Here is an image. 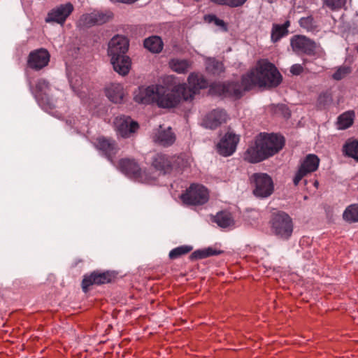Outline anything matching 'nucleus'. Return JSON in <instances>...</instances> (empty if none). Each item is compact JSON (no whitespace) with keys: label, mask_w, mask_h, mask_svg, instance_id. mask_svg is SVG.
<instances>
[{"label":"nucleus","mask_w":358,"mask_h":358,"mask_svg":"<svg viewBox=\"0 0 358 358\" xmlns=\"http://www.w3.org/2000/svg\"><path fill=\"white\" fill-rule=\"evenodd\" d=\"M119 169L126 175L133 177L142 182H150L155 180L156 176L141 171L138 164L131 159H122L118 164Z\"/></svg>","instance_id":"5"},{"label":"nucleus","mask_w":358,"mask_h":358,"mask_svg":"<svg viewBox=\"0 0 358 358\" xmlns=\"http://www.w3.org/2000/svg\"><path fill=\"white\" fill-rule=\"evenodd\" d=\"M357 71H358V69H357Z\"/></svg>","instance_id":"46"},{"label":"nucleus","mask_w":358,"mask_h":358,"mask_svg":"<svg viewBox=\"0 0 358 358\" xmlns=\"http://www.w3.org/2000/svg\"><path fill=\"white\" fill-rule=\"evenodd\" d=\"M213 3L221 5L227 6L231 8H236L243 6L247 0H210Z\"/></svg>","instance_id":"33"},{"label":"nucleus","mask_w":358,"mask_h":358,"mask_svg":"<svg viewBox=\"0 0 358 358\" xmlns=\"http://www.w3.org/2000/svg\"><path fill=\"white\" fill-rule=\"evenodd\" d=\"M222 252L221 250H217L212 248H208L203 250H198L192 254V257L195 259H203L210 256L217 255Z\"/></svg>","instance_id":"29"},{"label":"nucleus","mask_w":358,"mask_h":358,"mask_svg":"<svg viewBox=\"0 0 358 358\" xmlns=\"http://www.w3.org/2000/svg\"><path fill=\"white\" fill-rule=\"evenodd\" d=\"M303 71V67L302 65L299 64H295L294 65H292L290 68V72L293 74V75H299L301 74Z\"/></svg>","instance_id":"39"},{"label":"nucleus","mask_w":358,"mask_h":358,"mask_svg":"<svg viewBox=\"0 0 358 358\" xmlns=\"http://www.w3.org/2000/svg\"><path fill=\"white\" fill-rule=\"evenodd\" d=\"M192 250V248L191 246L187 245H183L180 246L178 248H176L170 251L169 252V258L171 259H175L180 256L185 255L188 252H189Z\"/></svg>","instance_id":"32"},{"label":"nucleus","mask_w":358,"mask_h":358,"mask_svg":"<svg viewBox=\"0 0 358 358\" xmlns=\"http://www.w3.org/2000/svg\"><path fill=\"white\" fill-rule=\"evenodd\" d=\"M289 25L290 22L289 20H287L283 24H274L271 31V40L273 42H276L287 35L288 33L287 28Z\"/></svg>","instance_id":"26"},{"label":"nucleus","mask_w":358,"mask_h":358,"mask_svg":"<svg viewBox=\"0 0 358 358\" xmlns=\"http://www.w3.org/2000/svg\"><path fill=\"white\" fill-rule=\"evenodd\" d=\"M206 69L213 73H217L222 71V64L213 59H210L207 62Z\"/></svg>","instance_id":"37"},{"label":"nucleus","mask_w":358,"mask_h":358,"mask_svg":"<svg viewBox=\"0 0 358 358\" xmlns=\"http://www.w3.org/2000/svg\"><path fill=\"white\" fill-rule=\"evenodd\" d=\"M307 62V59L303 60V63L305 64Z\"/></svg>","instance_id":"44"},{"label":"nucleus","mask_w":358,"mask_h":358,"mask_svg":"<svg viewBox=\"0 0 358 358\" xmlns=\"http://www.w3.org/2000/svg\"><path fill=\"white\" fill-rule=\"evenodd\" d=\"M171 159L164 154H157L152 159V166L157 171L166 173L171 169Z\"/></svg>","instance_id":"21"},{"label":"nucleus","mask_w":358,"mask_h":358,"mask_svg":"<svg viewBox=\"0 0 358 358\" xmlns=\"http://www.w3.org/2000/svg\"><path fill=\"white\" fill-rule=\"evenodd\" d=\"M320 164V159L314 154L308 155L302 161L301 166L296 172L293 182L297 185L301 179L307 174L315 171Z\"/></svg>","instance_id":"8"},{"label":"nucleus","mask_w":358,"mask_h":358,"mask_svg":"<svg viewBox=\"0 0 358 358\" xmlns=\"http://www.w3.org/2000/svg\"><path fill=\"white\" fill-rule=\"evenodd\" d=\"M283 145L282 136L273 134H260L255 143L246 150L243 158L250 163H258L278 152Z\"/></svg>","instance_id":"3"},{"label":"nucleus","mask_w":358,"mask_h":358,"mask_svg":"<svg viewBox=\"0 0 358 358\" xmlns=\"http://www.w3.org/2000/svg\"><path fill=\"white\" fill-rule=\"evenodd\" d=\"M346 0H324V3L331 9H338L345 4Z\"/></svg>","instance_id":"38"},{"label":"nucleus","mask_w":358,"mask_h":358,"mask_svg":"<svg viewBox=\"0 0 358 358\" xmlns=\"http://www.w3.org/2000/svg\"><path fill=\"white\" fill-rule=\"evenodd\" d=\"M343 219L348 222H358V204L349 206L343 214Z\"/></svg>","instance_id":"28"},{"label":"nucleus","mask_w":358,"mask_h":358,"mask_svg":"<svg viewBox=\"0 0 358 358\" xmlns=\"http://www.w3.org/2000/svg\"><path fill=\"white\" fill-rule=\"evenodd\" d=\"M214 222L222 228L230 227L234 225V221L231 213L227 211L218 213L214 217Z\"/></svg>","instance_id":"25"},{"label":"nucleus","mask_w":358,"mask_h":358,"mask_svg":"<svg viewBox=\"0 0 358 358\" xmlns=\"http://www.w3.org/2000/svg\"><path fill=\"white\" fill-rule=\"evenodd\" d=\"M279 109L282 110V111L285 110L284 115L285 117H289L290 116V113L289 110L286 108V106L281 105L278 106Z\"/></svg>","instance_id":"41"},{"label":"nucleus","mask_w":358,"mask_h":358,"mask_svg":"<svg viewBox=\"0 0 358 358\" xmlns=\"http://www.w3.org/2000/svg\"><path fill=\"white\" fill-rule=\"evenodd\" d=\"M205 20L209 23H214L216 26L220 27L223 31H227L226 23L222 20L217 17L215 15H208L205 16Z\"/></svg>","instance_id":"36"},{"label":"nucleus","mask_w":358,"mask_h":358,"mask_svg":"<svg viewBox=\"0 0 358 358\" xmlns=\"http://www.w3.org/2000/svg\"><path fill=\"white\" fill-rule=\"evenodd\" d=\"M271 230L279 238L289 239L293 232L294 224L292 219L283 211H274L270 220Z\"/></svg>","instance_id":"4"},{"label":"nucleus","mask_w":358,"mask_h":358,"mask_svg":"<svg viewBox=\"0 0 358 358\" xmlns=\"http://www.w3.org/2000/svg\"><path fill=\"white\" fill-rule=\"evenodd\" d=\"M110 280L111 275L108 272H93L90 275H85L82 282L83 289L87 292L90 285L107 283L109 282Z\"/></svg>","instance_id":"17"},{"label":"nucleus","mask_w":358,"mask_h":358,"mask_svg":"<svg viewBox=\"0 0 358 358\" xmlns=\"http://www.w3.org/2000/svg\"><path fill=\"white\" fill-rule=\"evenodd\" d=\"M281 82V76L275 66L265 60L258 62L257 66L247 74L243 76L241 84L229 83L227 84H214L211 86L220 95L239 98L243 92L255 86L275 87Z\"/></svg>","instance_id":"2"},{"label":"nucleus","mask_w":358,"mask_h":358,"mask_svg":"<svg viewBox=\"0 0 358 358\" xmlns=\"http://www.w3.org/2000/svg\"><path fill=\"white\" fill-rule=\"evenodd\" d=\"M50 54L44 48L31 52L28 57L27 64L32 69L38 71L48 64Z\"/></svg>","instance_id":"10"},{"label":"nucleus","mask_w":358,"mask_h":358,"mask_svg":"<svg viewBox=\"0 0 358 358\" xmlns=\"http://www.w3.org/2000/svg\"><path fill=\"white\" fill-rule=\"evenodd\" d=\"M328 97L329 96H326L325 94L320 95V97H319V101H320V102H321L322 99H327Z\"/></svg>","instance_id":"43"},{"label":"nucleus","mask_w":358,"mask_h":358,"mask_svg":"<svg viewBox=\"0 0 358 358\" xmlns=\"http://www.w3.org/2000/svg\"><path fill=\"white\" fill-rule=\"evenodd\" d=\"M299 24L301 27L309 31H313L317 28L315 22L311 16L301 18L299 20Z\"/></svg>","instance_id":"34"},{"label":"nucleus","mask_w":358,"mask_h":358,"mask_svg":"<svg viewBox=\"0 0 358 358\" xmlns=\"http://www.w3.org/2000/svg\"><path fill=\"white\" fill-rule=\"evenodd\" d=\"M189 87L179 84L170 90L161 85L139 87L134 93V100L138 103H156L160 108L175 107L181 99L192 100L199 90L206 88L208 82L202 75L191 73L188 77Z\"/></svg>","instance_id":"1"},{"label":"nucleus","mask_w":358,"mask_h":358,"mask_svg":"<svg viewBox=\"0 0 358 358\" xmlns=\"http://www.w3.org/2000/svg\"><path fill=\"white\" fill-rule=\"evenodd\" d=\"M291 46L294 51L303 52L308 55H314L317 45L313 41L304 36H295L291 40Z\"/></svg>","instance_id":"9"},{"label":"nucleus","mask_w":358,"mask_h":358,"mask_svg":"<svg viewBox=\"0 0 358 358\" xmlns=\"http://www.w3.org/2000/svg\"><path fill=\"white\" fill-rule=\"evenodd\" d=\"M36 89V97L43 99V95H46L49 90V83L45 80L40 79L37 82Z\"/></svg>","instance_id":"31"},{"label":"nucleus","mask_w":358,"mask_h":358,"mask_svg":"<svg viewBox=\"0 0 358 358\" xmlns=\"http://www.w3.org/2000/svg\"><path fill=\"white\" fill-rule=\"evenodd\" d=\"M170 68L178 73H185L191 66V62L187 59H173L169 62Z\"/></svg>","instance_id":"27"},{"label":"nucleus","mask_w":358,"mask_h":358,"mask_svg":"<svg viewBox=\"0 0 358 358\" xmlns=\"http://www.w3.org/2000/svg\"><path fill=\"white\" fill-rule=\"evenodd\" d=\"M114 124L118 134L124 138L129 137L138 128V123L128 116L117 117L115 119Z\"/></svg>","instance_id":"12"},{"label":"nucleus","mask_w":358,"mask_h":358,"mask_svg":"<svg viewBox=\"0 0 358 358\" xmlns=\"http://www.w3.org/2000/svg\"><path fill=\"white\" fill-rule=\"evenodd\" d=\"M110 1H114V2H121V3H133L135 1H136L137 0H110Z\"/></svg>","instance_id":"42"},{"label":"nucleus","mask_w":358,"mask_h":358,"mask_svg":"<svg viewBox=\"0 0 358 358\" xmlns=\"http://www.w3.org/2000/svg\"><path fill=\"white\" fill-rule=\"evenodd\" d=\"M254 185L253 193L256 196L266 198L273 192V183L271 178L266 173H254L250 178Z\"/></svg>","instance_id":"6"},{"label":"nucleus","mask_w":358,"mask_h":358,"mask_svg":"<svg viewBox=\"0 0 358 358\" xmlns=\"http://www.w3.org/2000/svg\"><path fill=\"white\" fill-rule=\"evenodd\" d=\"M110 62L113 69L121 76H126L129 73L131 66V59L127 56H112Z\"/></svg>","instance_id":"18"},{"label":"nucleus","mask_w":358,"mask_h":358,"mask_svg":"<svg viewBox=\"0 0 358 358\" xmlns=\"http://www.w3.org/2000/svg\"><path fill=\"white\" fill-rule=\"evenodd\" d=\"M346 155L358 161V141L347 143L343 147Z\"/></svg>","instance_id":"30"},{"label":"nucleus","mask_w":358,"mask_h":358,"mask_svg":"<svg viewBox=\"0 0 358 358\" xmlns=\"http://www.w3.org/2000/svg\"><path fill=\"white\" fill-rule=\"evenodd\" d=\"M350 72L351 69L349 66H341L336 69L335 73L332 75V78L336 80H341L346 77Z\"/></svg>","instance_id":"35"},{"label":"nucleus","mask_w":358,"mask_h":358,"mask_svg":"<svg viewBox=\"0 0 358 358\" xmlns=\"http://www.w3.org/2000/svg\"><path fill=\"white\" fill-rule=\"evenodd\" d=\"M239 137L236 134L228 132L220 140L217 145V152L222 156L231 155L236 149Z\"/></svg>","instance_id":"13"},{"label":"nucleus","mask_w":358,"mask_h":358,"mask_svg":"<svg viewBox=\"0 0 358 358\" xmlns=\"http://www.w3.org/2000/svg\"><path fill=\"white\" fill-rule=\"evenodd\" d=\"M355 114L353 110L346 111L338 117L337 126L339 129H346L354 122Z\"/></svg>","instance_id":"24"},{"label":"nucleus","mask_w":358,"mask_h":358,"mask_svg":"<svg viewBox=\"0 0 358 358\" xmlns=\"http://www.w3.org/2000/svg\"><path fill=\"white\" fill-rule=\"evenodd\" d=\"M144 47L153 53L160 52L164 46L162 38L158 36H152L144 40Z\"/></svg>","instance_id":"23"},{"label":"nucleus","mask_w":358,"mask_h":358,"mask_svg":"<svg viewBox=\"0 0 358 358\" xmlns=\"http://www.w3.org/2000/svg\"><path fill=\"white\" fill-rule=\"evenodd\" d=\"M175 140L176 136L172 132L171 127H169L167 129H162L160 127L158 133L154 137V141L163 146L172 145Z\"/></svg>","instance_id":"22"},{"label":"nucleus","mask_w":358,"mask_h":358,"mask_svg":"<svg viewBox=\"0 0 358 358\" xmlns=\"http://www.w3.org/2000/svg\"><path fill=\"white\" fill-rule=\"evenodd\" d=\"M94 145L98 150L102 151L110 162H113V158L118 150L114 140L101 136L96 139Z\"/></svg>","instance_id":"16"},{"label":"nucleus","mask_w":358,"mask_h":358,"mask_svg":"<svg viewBox=\"0 0 358 358\" xmlns=\"http://www.w3.org/2000/svg\"><path fill=\"white\" fill-rule=\"evenodd\" d=\"M227 115L222 109H215L208 113L203 118L202 124L206 128L215 129L226 122Z\"/></svg>","instance_id":"15"},{"label":"nucleus","mask_w":358,"mask_h":358,"mask_svg":"<svg viewBox=\"0 0 358 358\" xmlns=\"http://www.w3.org/2000/svg\"><path fill=\"white\" fill-rule=\"evenodd\" d=\"M105 93L108 99L115 103H122L125 96L124 89L120 83L109 84L105 88Z\"/></svg>","instance_id":"19"},{"label":"nucleus","mask_w":358,"mask_h":358,"mask_svg":"<svg viewBox=\"0 0 358 358\" xmlns=\"http://www.w3.org/2000/svg\"><path fill=\"white\" fill-rule=\"evenodd\" d=\"M110 15L106 14L101 12H94L90 14L83 15L81 17V21L86 26L90 27L95 24H103L108 21L110 18Z\"/></svg>","instance_id":"20"},{"label":"nucleus","mask_w":358,"mask_h":358,"mask_svg":"<svg viewBox=\"0 0 358 358\" xmlns=\"http://www.w3.org/2000/svg\"><path fill=\"white\" fill-rule=\"evenodd\" d=\"M129 41L124 36L116 35L113 36L108 43V53L110 57L126 55L129 48Z\"/></svg>","instance_id":"14"},{"label":"nucleus","mask_w":358,"mask_h":358,"mask_svg":"<svg viewBox=\"0 0 358 358\" xmlns=\"http://www.w3.org/2000/svg\"><path fill=\"white\" fill-rule=\"evenodd\" d=\"M70 83H71V87L73 90V91L76 92L77 93V94L81 99H83V93H84L85 92H80L79 90L78 89V87H77L76 84L73 83V80H70Z\"/></svg>","instance_id":"40"},{"label":"nucleus","mask_w":358,"mask_h":358,"mask_svg":"<svg viewBox=\"0 0 358 358\" xmlns=\"http://www.w3.org/2000/svg\"><path fill=\"white\" fill-rule=\"evenodd\" d=\"M357 52H358V45L356 48Z\"/></svg>","instance_id":"45"},{"label":"nucleus","mask_w":358,"mask_h":358,"mask_svg":"<svg viewBox=\"0 0 358 358\" xmlns=\"http://www.w3.org/2000/svg\"><path fill=\"white\" fill-rule=\"evenodd\" d=\"M182 201L188 205H202L208 200L207 189L201 185H192L181 196Z\"/></svg>","instance_id":"7"},{"label":"nucleus","mask_w":358,"mask_h":358,"mask_svg":"<svg viewBox=\"0 0 358 358\" xmlns=\"http://www.w3.org/2000/svg\"><path fill=\"white\" fill-rule=\"evenodd\" d=\"M73 6L71 3L61 4L52 9L48 14L45 20L47 22H55L58 24H64L67 17L73 10Z\"/></svg>","instance_id":"11"}]
</instances>
